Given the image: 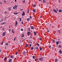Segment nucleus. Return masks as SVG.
<instances>
[{"label": "nucleus", "instance_id": "a211bd4d", "mask_svg": "<svg viewBox=\"0 0 62 62\" xmlns=\"http://www.w3.org/2000/svg\"><path fill=\"white\" fill-rule=\"evenodd\" d=\"M28 46V44H26V46H25V47H27Z\"/></svg>", "mask_w": 62, "mask_h": 62}, {"label": "nucleus", "instance_id": "0e129e2a", "mask_svg": "<svg viewBox=\"0 0 62 62\" xmlns=\"http://www.w3.org/2000/svg\"><path fill=\"white\" fill-rule=\"evenodd\" d=\"M47 32H49V30H48V31H47Z\"/></svg>", "mask_w": 62, "mask_h": 62}, {"label": "nucleus", "instance_id": "052dcab7", "mask_svg": "<svg viewBox=\"0 0 62 62\" xmlns=\"http://www.w3.org/2000/svg\"><path fill=\"white\" fill-rule=\"evenodd\" d=\"M13 8L14 9H15V8H14V7H13Z\"/></svg>", "mask_w": 62, "mask_h": 62}, {"label": "nucleus", "instance_id": "864d4df0", "mask_svg": "<svg viewBox=\"0 0 62 62\" xmlns=\"http://www.w3.org/2000/svg\"><path fill=\"white\" fill-rule=\"evenodd\" d=\"M5 30V28H4L2 29V30Z\"/></svg>", "mask_w": 62, "mask_h": 62}, {"label": "nucleus", "instance_id": "a18cd8bd", "mask_svg": "<svg viewBox=\"0 0 62 62\" xmlns=\"http://www.w3.org/2000/svg\"><path fill=\"white\" fill-rule=\"evenodd\" d=\"M30 19H32V17L31 16H30Z\"/></svg>", "mask_w": 62, "mask_h": 62}, {"label": "nucleus", "instance_id": "c756f323", "mask_svg": "<svg viewBox=\"0 0 62 62\" xmlns=\"http://www.w3.org/2000/svg\"><path fill=\"white\" fill-rule=\"evenodd\" d=\"M39 40H41V38L39 37Z\"/></svg>", "mask_w": 62, "mask_h": 62}, {"label": "nucleus", "instance_id": "69168bd1", "mask_svg": "<svg viewBox=\"0 0 62 62\" xmlns=\"http://www.w3.org/2000/svg\"><path fill=\"white\" fill-rule=\"evenodd\" d=\"M60 39H58V40L59 41V40H60Z\"/></svg>", "mask_w": 62, "mask_h": 62}, {"label": "nucleus", "instance_id": "680f3d73", "mask_svg": "<svg viewBox=\"0 0 62 62\" xmlns=\"http://www.w3.org/2000/svg\"><path fill=\"white\" fill-rule=\"evenodd\" d=\"M37 60H38V61H39V59H38V58H37Z\"/></svg>", "mask_w": 62, "mask_h": 62}, {"label": "nucleus", "instance_id": "79ce46f5", "mask_svg": "<svg viewBox=\"0 0 62 62\" xmlns=\"http://www.w3.org/2000/svg\"><path fill=\"white\" fill-rule=\"evenodd\" d=\"M8 30L9 31V32H10V31H11V29H10L9 30Z\"/></svg>", "mask_w": 62, "mask_h": 62}, {"label": "nucleus", "instance_id": "6e6552de", "mask_svg": "<svg viewBox=\"0 0 62 62\" xmlns=\"http://www.w3.org/2000/svg\"><path fill=\"white\" fill-rule=\"evenodd\" d=\"M60 42V41H58V42H56V44H57V45H58V44H59V43Z\"/></svg>", "mask_w": 62, "mask_h": 62}, {"label": "nucleus", "instance_id": "4be33fe9", "mask_svg": "<svg viewBox=\"0 0 62 62\" xmlns=\"http://www.w3.org/2000/svg\"><path fill=\"white\" fill-rule=\"evenodd\" d=\"M14 13L16 15H17V14H18V13H17L14 12Z\"/></svg>", "mask_w": 62, "mask_h": 62}, {"label": "nucleus", "instance_id": "c85d7f7f", "mask_svg": "<svg viewBox=\"0 0 62 62\" xmlns=\"http://www.w3.org/2000/svg\"><path fill=\"white\" fill-rule=\"evenodd\" d=\"M7 59V57H5V58L4 59V60H6V59Z\"/></svg>", "mask_w": 62, "mask_h": 62}, {"label": "nucleus", "instance_id": "9d476101", "mask_svg": "<svg viewBox=\"0 0 62 62\" xmlns=\"http://www.w3.org/2000/svg\"><path fill=\"white\" fill-rule=\"evenodd\" d=\"M17 23H17V21H16V24H15V26H17Z\"/></svg>", "mask_w": 62, "mask_h": 62}, {"label": "nucleus", "instance_id": "ddd939ff", "mask_svg": "<svg viewBox=\"0 0 62 62\" xmlns=\"http://www.w3.org/2000/svg\"><path fill=\"white\" fill-rule=\"evenodd\" d=\"M10 57L11 58H14V57H13V56L12 55H11L10 56Z\"/></svg>", "mask_w": 62, "mask_h": 62}, {"label": "nucleus", "instance_id": "9b49d317", "mask_svg": "<svg viewBox=\"0 0 62 62\" xmlns=\"http://www.w3.org/2000/svg\"><path fill=\"white\" fill-rule=\"evenodd\" d=\"M59 53H60V54H62V50H60L59 51Z\"/></svg>", "mask_w": 62, "mask_h": 62}, {"label": "nucleus", "instance_id": "6ab92c4d", "mask_svg": "<svg viewBox=\"0 0 62 62\" xmlns=\"http://www.w3.org/2000/svg\"><path fill=\"white\" fill-rule=\"evenodd\" d=\"M36 44H37V46H38V47H39V44L38 43H37Z\"/></svg>", "mask_w": 62, "mask_h": 62}, {"label": "nucleus", "instance_id": "4c0bfd02", "mask_svg": "<svg viewBox=\"0 0 62 62\" xmlns=\"http://www.w3.org/2000/svg\"><path fill=\"white\" fill-rule=\"evenodd\" d=\"M43 3H45L46 2V1H45V0H43Z\"/></svg>", "mask_w": 62, "mask_h": 62}, {"label": "nucleus", "instance_id": "3c124183", "mask_svg": "<svg viewBox=\"0 0 62 62\" xmlns=\"http://www.w3.org/2000/svg\"><path fill=\"white\" fill-rule=\"evenodd\" d=\"M17 54H18V53H17V52H16V55H17Z\"/></svg>", "mask_w": 62, "mask_h": 62}, {"label": "nucleus", "instance_id": "f3484780", "mask_svg": "<svg viewBox=\"0 0 62 62\" xmlns=\"http://www.w3.org/2000/svg\"><path fill=\"white\" fill-rule=\"evenodd\" d=\"M11 8H8V10L9 11H10V10H11Z\"/></svg>", "mask_w": 62, "mask_h": 62}, {"label": "nucleus", "instance_id": "c9c22d12", "mask_svg": "<svg viewBox=\"0 0 62 62\" xmlns=\"http://www.w3.org/2000/svg\"><path fill=\"white\" fill-rule=\"evenodd\" d=\"M21 31H23V29L22 28L21 29Z\"/></svg>", "mask_w": 62, "mask_h": 62}, {"label": "nucleus", "instance_id": "7ed1b4c3", "mask_svg": "<svg viewBox=\"0 0 62 62\" xmlns=\"http://www.w3.org/2000/svg\"><path fill=\"white\" fill-rule=\"evenodd\" d=\"M30 34H31V32L30 31L28 32H27L28 35V36H29Z\"/></svg>", "mask_w": 62, "mask_h": 62}, {"label": "nucleus", "instance_id": "e433bc0d", "mask_svg": "<svg viewBox=\"0 0 62 62\" xmlns=\"http://www.w3.org/2000/svg\"><path fill=\"white\" fill-rule=\"evenodd\" d=\"M27 20L28 21H29V18H28L27 19Z\"/></svg>", "mask_w": 62, "mask_h": 62}, {"label": "nucleus", "instance_id": "4468645a", "mask_svg": "<svg viewBox=\"0 0 62 62\" xmlns=\"http://www.w3.org/2000/svg\"><path fill=\"white\" fill-rule=\"evenodd\" d=\"M31 29H34V28L33 26H32L31 27Z\"/></svg>", "mask_w": 62, "mask_h": 62}, {"label": "nucleus", "instance_id": "72a5a7b5", "mask_svg": "<svg viewBox=\"0 0 62 62\" xmlns=\"http://www.w3.org/2000/svg\"><path fill=\"white\" fill-rule=\"evenodd\" d=\"M52 42H55V41L54 40H53Z\"/></svg>", "mask_w": 62, "mask_h": 62}, {"label": "nucleus", "instance_id": "423d86ee", "mask_svg": "<svg viewBox=\"0 0 62 62\" xmlns=\"http://www.w3.org/2000/svg\"><path fill=\"white\" fill-rule=\"evenodd\" d=\"M25 15V13H24V12L23 11V13L22 14V16H24Z\"/></svg>", "mask_w": 62, "mask_h": 62}, {"label": "nucleus", "instance_id": "603ef678", "mask_svg": "<svg viewBox=\"0 0 62 62\" xmlns=\"http://www.w3.org/2000/svg\"><path fill=\"white\" fill-rule=\"evenodd\" d=\"M32 45H31V44H30V47H31V46Z\"/></svg>", "mask_w": 62, "mask_h": 62}, {"label": "nucleus", "instance_id": "09e8293b", "mask_svg": "<svg viewBox=\"0 0 62 62\" xmlns=\"http://www.w3.org/2000/svg\"><path fill=\"white\" fill-rule=\"evenodd\" d=\"M22 22V24H23V22Z\"/></svg>", "mask_w": 62, "mask_h": 62}, {"label": "nucleus", "instance_id": "2eb2a0df", "mask_svg": "<svg viewBox=\"0 0 62 62\" xmlns=\"http://www.w3.org/2000/svg\"><path fill=\"white\" fill-rule=\"evenodd\" d=\"M62 11V10L61 9H60L59 10V12H61Z\"/></svg>", "mask_w": 62, "mask_h": 62}, {"label": "nucleus", "instance_id": "f257e3e1", "mask_svg": "<svg viewBox=\"0 0 62 62\" xmlns=\"http://www.w3.org/2000/svg\"><path fill=\"white\" fill-rule=\"evenodd\" d=\"M39 59L40 61H43V57H41L39 58Z\"/></svg>", "mask_w": 62, "mask_h": 62}, {"label": "nucleus", "instance_id": "7c9ffc66", "mask_svg": "<svg viewBox=\"0 0 62 62\" xmlns=\"http://www.w3.org/2000/svg\"><path fill=\"white\" fill-rule=\"evenodd\" d=\"M30 38V39H32V37L31 36Z\"/></svg>", "mask_w": 62, "mask_h": 62}, {"label": "nucleus", "instance_id": "473e14b6", "mask_svg": "<svg viewBox=\"0 0 62 62\" xmlns=\"http://www.w3.org/2000/svg\"><path fill=\"white\" fill-rule=\"evenodd\" d=\"M55 62H57V59H56L55 60Z\"/></svg>", "mask_w": 62, "mask_h": 62}, {"label": "nucleus", "instance_id": "e2e57ef3", "mask_svg": "<svg viewBox=\"0 0 62 62\" xmlns=\"http://www.w3.org/2000/svg\"><path fill=\"white\" fill-rule=\"evenodd\" d=\"M49 48H51V46H49Z\"/></svg>", "mask_w": 62, "mask_h": 62}, {"label": "nucleus", "instance_id": "ea45409f", "mask_svg": "<svg viewBox=\"0 0 62 62\" xmlns=\"http://www.w3.org/2000/svg\"><path fill=\"white\" fill-rule=\"evenodd\" d=\"M19 19H20V21H22V19H21V18H19Z\"/></svg>", "mask_w": 62, "mask_h": 62}, {"label": "nucleus", "instance_id": "1a4fd4ad", "mask_svg": "<svg viewBox=\"0 0 62 62\" xmlns=\"http://www.w3.org/2000/svg\"><path fill=\"white\" fill-rule=\"evenodd\" d=\"M36 10H35V9H34L33 10V11L34 13H36Z\"/></svg>", "mask_w": 62, "mask_h": 62}, {"label": "nucleus", "instance_id": "b1692460", "mask_svg": "<svg viewBox=\"0 0 62 62\" xmlns=\"http://www.w3.org/2000/svg\"><path fill=\"white\" fill-rule=\"evenodd\" d=\"M35 57L34 56H33L32 57H33V59H35Z\"/></svg>", "mask_w": 62, "mask_h": 62}, {"label": "nucleus", "instance_id": "bb28decb", "mask_svg": "<svg viewBox=\"0 0 62 62\" xmlns=\"http://www.w3.org/2000/svg\"><path fill=\"white\" fill-rule=\"evenodd\" d=\"M58 32H59V33H60V30H58Z\"/></svg>", "mask_w": 62, "mask_h": 62}, {"label": "nucleus", "instance_id": "338daca9", "mask_svg": "<svg viewBox=\"0 0 62 62\" xmlns=\"http://www.w3.org/2000/svg\"><path fill=\"white\" fill-rule=\"evenodd\" d=\"M15 2H16V1H17L16 0H15Z\"/></svg>", "mask_w": 62, "mask_h": 62}, {"label": "nucleus", "instance_id": "5fc2aeb1", "mask_svg": "<svg viewBox=\"0 0 62 62\" xmlns=\"http://www.w3.org/2000/svg\"><path fill=\"white\" fill-rule=\"evenodd\" d=\"M11 3H13V1H12L11 2Z\"/></svg>", "mask_w": 62, "mask_h": 62}, {"label": "nucleus", "instance_id": "37998d69", "mask_svg": "<svg viewBox=\"0 0 62 62\" xmlns=\"http://www.w3.org/2000/svg\"><path fill=\"white\" fill-rule=\"evenodd\" d=\"M5 45H8V43H6V44H5Z\"/></svg>", "mask_w": 62, "mask_h": 62}, {"label": "nucleus", "instance_id": "6e6d98bb", "mask_svg": "<svg viewBox=\"0 0 62 62\" xmlns=\"http://www.w3.org/2000/svg\"><path fill=\"white\" fill-rule=\"evenodd\" d=\"M25 53H26V52H25V51H24V52H23V53L24 54H25Z\"/></svg>", "mask_w": 62, "mask_h": 62}, {"label": "nucleus", "instance_id": "39448f33", "mask_svg": "<svg viewBox=\"0 0 62 62\" xmlns=\"http://www.w3.org/2000/svg\"><path fill=\"white\" fill-rule=\"evenodd\" d=\"M6 24V22H4L2 23H1V25H3V24Z\"/></svg>", "mask_w": 62, "mask_h": 62}, {"label": "nucleus", "instance_id": "f704fd0d", "mask_svg": "<svg viewBox=\"0 0 62 62\" xmlns=\"http://www.w3.org/2000/svg\"><path fill=\"white\" fill-rule=\"evenodd\" d=\"M25 0H24L23 1V3H25Z\"/></svg>", "mask_w": 62, "mask_h": 62}, {"label": "nucleus", "instance_id": "2f4dec72", "mask_svg": "<svg viewBox=\"0 0 62 62\" xmlns=\"http://www.w3.org/2000/svg\"><path fill=\"white\" fill-rule=\"evenodd\" d=\"M59 47H60V48H61V46L60 45H59Z\"/></svg>", "mask_w": 62, "mask_h": 62}, {"label": "nucleus", "instance_id": "de8ad7c7", "mask_svg": "<svg viewBox=\"0 0 62 62\" xmlns=\"http://www.w3.org/2000/svg\"><path fill=\"white\" fill-rule=\"evenodd\" d=\"M16 39V37H15V38L14 39V41H15V39Z\"/></svg>", "mask_w": 62, "mask_h": 62}, {"label": "nucleus", "instance_id": "dca6fc26", "mask_svg": "<svg viewBox=\"0 0 62 62\" xmlns=\"http://www.w3.org/2000/svg\"><path fill=\"white\" fill-rule=\"evenodd\" d=\"M24 37V34H22V35L21 38Z\"/></svg>", "mask_w": 62, "mask_h": 62}, {"label": "nucleus", "instance_id": "20e7f679", "mask_svg": "<svg viewBox=\"0 0 62 62\" xmlns=\"http://www.w3.org/2000/svg\"><path fill=\"white\" fill-rule=\"evenodd\" d=\"M53 10L54 12H55L56 13H57V11L55 9H53Z\"/></svg>", "mask_w": 62, "mask_h": 62}, {"label": "nucleus", "instance_id": "a878e982", "mask_svg": "<svg viewBox=\"0 0 62 62\" xmlns=\"http://www.w3.org/2000/svg\"><path fill=\"white\" fill-rule=\"evenodd\" d=\"M33 46H32V47H31V50H33Z\"/></svg>", "mask_w": 62, "mask_h": 62}, {"label": "nucleus", "instance_id": "aec40b11", "mask_svg": "<svg viewBox=\"0 0 62 62\" xmlns=\"http://www.w3.org/2000/svg\"><path fill=\"white\" fill-rule=\"evenodd\" d=\"M12 32L13 33H14V30L13 29H12Z\"/></svg>", "mask_w": 62, "mask_h": 62}, {"label": "nucleus", "instance_id": "4d7b16f0", "mask_svg": "<svg viewBox=\"0 0 62 62\" xmlns=\"http://www.w3.org/2000/svg\"><path fill=\"white\" fill-rule=\"evenodd\" d=\"M4 2H5V3H6V1L5 0H4Z\"/></svg>", "mask_w": 62, "mask_h": 62}, {"label": "nucleus", "instance_id": "8fccbe9b", "mask_svg": "<svg viewBox=\"0 0 62 62\" xmlns=\"http://www.w3.org/2000/svg\"><path fill=\"white\" fill-rule=\"evenodd\" d=\"M29 10H28V11H27V13H29Z\"/></svg>", "mask_w": 62, "mask_h": 62}, {"label": "nucleus", "instance_id": "c03bdc74", "mask_svg": "<svg viewBox=\"0 0 62 62\" xmlns=\"http://www.w3.org/2000/svg\"><path fill=\"white\" fill-rule=\"evenodd\" d=\"M8 12H6V11H5V14H7V13Z\"/></svg>", "mask_w": 62, "mask_h": 62}, {"label": "nucleus", "instance_id": "13d9d810", "mask_svg": "<svg viewBox=\"0 0 62 62\" xmlns=\"http://www.w3.org/2000/svg\"><path fill=\"white\" fill-rule=\"evenodd\" d=\"M0 4H2V2H1L0 1Z\"/></svg>", "mask_w": 62, "mask_h": 62}, {"label": "nucleus", "instance_id": "f03ea898", "mask_svg": "<svg viewBox=\"0 0 62 62\" xmlns=\"http://www.w3.org/2000/svg\"><path fill=\"white\" fill-rule=\"evenodd\" d=\"M6 34V32H4L2 34V36H5V35Z\"/></svg>", "mask_w": 62, "mask_h": 62}, {"label": "nucleus", "instance_id": "bf43d9fd", "mask_svg": "<svg viewBox=\"0 0 62 62\" xmlns=\"http://www.w3.org/2000/svg\"><path fill=\"white\" fill-rule=\"evenodd\" d=\"M0 28H3V27H2V26H1Z\"/></svg>", "mask_w": 62, "mask_h": 62}, {"label": "nucleus", "instance_id": "0eeeda50", "mask_svg": "<svg viewBox=\"0 0 62 62\" xmlns=\"http://www.w3.org/2000/svg\"><path fill=\"white\" fill-rule=\"evenodd\" d=\"M14 8L15 9H17V6L16 5H15L14 6Z\"/></svg>", "mask_w": 62, "mask_h": 62}, {"label": "nucleus", "instance_id": "f8f14e48", "mask_svg": "<svg viewBox=\"0 0 62 62\" xmlns=\"http://www.w3.org/2000/svg\"><path fill=\"white\" fill-rule=\"evenodd\" d=\"M12 59H10L9 61L8 62H12Z\"/></svg>", "mask_w": 62, "mask_h": 62}, {"label": "nucleus", "instance_id": "774afa93", "mask_svg": "<svg viewBox=\"0 0 62 62\" xmlns=\"http://www.w3.org/2000/svg\"><path fill=\"white\" fill-rule=\"evenodd\" d=\"M59 2L60 3V0H59Z\"/></svg>", "mask_w": 62, "mask_h": 62}, {"label": "nucleus", "instance_id": "cd10ccee", "mask_svg": "<svg viewBox=\"0 0 62 62\" xmlns=\"http://www.w3.org/2000/svg\"><path fill=\"white\" fill-rule=\"evenodd\" d=\"M33 7H36V4H35L33 6Z\"/></svg>", "mask_w": 62, "mask_h": 62}, {"label": "nucleus", "instance_id": "a19ab883", "mask_svg": "<svg viewBox=\"0 0 62 62\" xmlns=\"http://www.w3.org/2000/svg\"><path fill=\"white\" fill-rule=\"evenodd\" d=\"M3 43H4V42H2V43H1V45H3Z\"/></svg>", "mask_w": 62, "mask_h": 62}, {"label": "nucleus", "instance_id": "393cba45", "mask_svg": "<svg viewBox=\"0 0 62 62\" xmlns=\"http://www.w3.org/2000/svg\"><path fill=\"white\" fill-rule=\"evenodd\" d=\"M0 22H3V19H1L0 20Z\"/></svg>", "mask_w": 62, "mask_h": 62}, {"label": "nucleus", "instance_id": "49530a36", "mask_svg": "<svg viewBox=\"0 0 62 62\" xmlns=\"http://www.w3.org/2000/svg\"><path fill=\"white\" fill-rule=\"evenodd\" d=\"M36 49H38V46H36Z\"/></svg>", "mask_w": 62, "mask_h": 62}, {"label": "nucleus", "instance_id": "412c9836", "mask_svg": "<svg viewBox=\"0 0 62 62\" xmlns=\"http://www.w3.org/2000/svg\"><path fill=\"white\" fill-rule=\"evenodd\" d=\"M42 47H40L39 48L40 51H41V50L42 49Z\"/></svg>", "mask_w": 62, "mask_h": 62}, {"label": "nucleus", "instance_id": "5701e85b", "mask_svg": "<svg viewBox=\"0 0 62 62\" xmlns=\"http://www.w3.org/2000/svg\"><path fill=\"white\" fill-rule=\"evenodd\" d=\"M34 35H35V36H36V35H37V33H36V32H34Z\"/></svg>", "mask_w": 62, "mask_h": 62}, {"label": "nucleus", "instance_id": "58836bf2", "mask_svg": "<svg viewBox=\"0 0 62 62\" xmlns=\"http://www.w3.org/2000/svg\"><path fill=\"white\" fill-rule=\"evenodd\" d=\"M30 30H31V29H30V28H29L28 29V31H30Z\"/></svg>", "mask_w": 62, "mask_h": 62}]
</instances>
